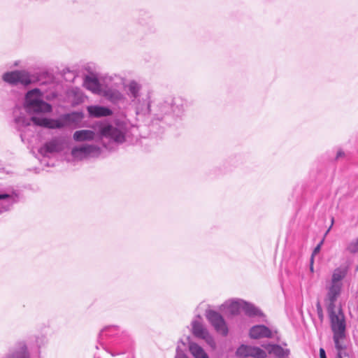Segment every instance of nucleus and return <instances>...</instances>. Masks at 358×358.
I'll return each instance as SVG.
<instances>
[{
    "label": "nucleus",
    "instance_id": "obj_1",
    "mask_svg": "<svg viewBox=\"0 0 358 358\" xmlns=\"http://www.w3.org/2000/svg\"><path fill=\"white\" fill-rule=\"evenodd\" d=\"M20 108L14 110V122L16 129L23 132L24 129L31 125L32 122L35 125L48 129H61L80 122L83 115L81 113H71L62 115L59 119H50L33 116L28 118Z\"/></svg>",
    "mask_w": 358,
    "mask_h": 358
},
{
    "label": "nucleus",
    "instance_id": "obj_2",
    "mask_svg": "<svg viewBox=\"0 0 358 358\" xmlns=\"http://www.w3.org/2000/svg\"><path fill=\"white\" fill-rule=\"evenodd\" d=\"M333 340L337 350L336 357H350L352 352L346 336L345 316L341 309L328 311Z\"/></svg>",
    "mask_w": 358,
    "mask_h": 358
},
{
    "label": "nucleus",
    "instance_id": "obj_3",
    "mask_svg": "<svg viewBox=\"0 0 358 358\" xmlns=\"http://www.w3.org/2000/svg\"><path fill=\"white\" fill-rule=\"evenodd\" d=\"M130 126L127 121L117 120L114 124H106L99 129V136L107 149H113V144H122L126 141Z\"/></svg>",
    "mask_w": 358,
    "mask_h": 358
},
{
    "label": "nucleus",
    "instance_id": "obj_4",
    "mask_svg": "<svg viewBox=\"0 0 358 358\" xmlns=\"http://www.w3.org/2000/svg\"><path fill=\"white\" fill-rule=\"evenodd\" d=\"M346 275L345 268H337L334 270L331 280L326 286L327 294L324 299L327 311L336 310V302L342 291V280Z\"/></svg>",
    "mask_w": 358,
    "mask_h": 358
},
{
    "label": "nucleus",
    "instance_id": "obj_5",
    "mask_svg": "<svg viewBox=\"0 0 358 358\" xmlns=\"http://www.w3.org/2000/svg\"><path fill=\"white\" fill-rule=\"evenodd\" d=\"M184 107L180 99L168 98L158 102L153 108V115L157 120H163L166 116L171 114L175 117H180L183 114Z\"/></svg>",
    "mask_w": 358,
    "mask_h": 358
},
{
    "label": "nucleus",
    "instance_id": "obj_6",
    "mask_svg": "<svg viewBox=\"0 0 358 358\" xmlns=\"http://www.w3.org/2000/svg\"><path fill=\"white\" fill-rule=\"evenodd\" d=\"M43 93L38 89L29 91L25 96L24 106L29 113H48L52 111L50 104L43 100Z\"/></svg>",
    "mask_w": 358,
    "mask_h": 358
},
{
    "label": "nucleus",
    "instance_id": "obj_7",
    "mask_svg": "<svg viewBox=\"0 0 358 358\" xmlns=\"http://www.w3.org/2000/svg\"><path fill=\"white\" fill-rule=\"evenodd\" d=\"M191 326L192 332L195 337L205 341V342L212 348H215V341L203 324V319L199 315L195 317L192 321Z\"/></svg>",
    "mask_w": 358,
    "mask_h": 358
},
{
    "label": "nucleus",
    "instance_id": "obj_8",
    "mask_svg": "<svg viewBox=\"0 0 358 358\" xmlns=\"http://www.w3.org/2000/svg\"><path fill=\"white\" fill-rule=\"evenodd\" d=\"M101 153L99 146L94 144H83L72 148L71 155L73 161H81L88 157H97Z\"/></svg>",
    "mask_w": 358,
    "mask_h": 358
},
{
    "label": "nucleus",
    "instance_id": "obj_9",
    "mask_svg": "<svg viewBox=\"0 0 358 358\" xmlns=\"http://www.w3.org/2000/svg\"><path fill=\"white\" fill-rule=\"evenodd\" d=\"M2 80L11 85H28L31 83L29 73L24 70L6 72L2 75Z\"/></svg>",
    "mask_w": 358,
    "mask_h": 358
},
{
    "label": "nucleus",
    "instance_id": "obj_10",
    "mask_svg": "<svg viewBox=\"0 0 358 358\" xmlns=\"http://www.w3.org/2000/svg\"><path fill=\"white\" fill-rule=\"evenodd\" d=\"M206 317L217 333L224 336L228 334V327L220 313L215 310H208L206 311Z\"/></svg>",
    "mask_w": 358,
    "mask_h": 358
},
{
    "label": "nucleus",
    "instance_id": "obj_11",
    "mask_svg": "<svg viewBox=\"0 0 358 358\" xmlns=\"http://www.w3.org/2000/svg\"><path fill=\"white\" fill-rule=\"evenodd\" d=\"M66 145L65 140L60 137H55L41 146L38 152L43 156L62 151Z\"/></svg>",
    "mask_w": 358,
    "mask_h": 358
},
{
    "label": "nucleus",
    "instance_id": "obj_12",
    "mask_svg": "<svg viewBox=\"0 0 358 358\" xmlns=\"http://www.w3.org/2000/svg\"><path fill=\"white\" fill-rule=\"evenodd\" d=\"M277 331L265 325L259 324L252 327L249 331V336L253 339L271 338L277 334Z\"/></svg>",
    "mask_w": 358,
    "mask_h": 358
},
{
    "label": "nucleus",
    "instance_id": "obj_13",
    "mask_svg": "<svg viewBox=\"0 0 358 358\" xmlns=\"http://www.w3.org/2000/svg\"><path fill=\"white\" fill-rule=\"evenodd\" d=\"M238 357H252L255 358H266V352L259 347L241 345L236 350Z\"/></svg>",
    "mask_w": 358,
    "mask_h": 358
},
{
    "label": "nucleus",
    "instance_id": "obj_14",
    "mask_svg": "<svg viewBox=\"0 0 358 358\" xmlns=\"http://www.w3.org/2000/svg\"><path fill=\"white\" fill-rule=\"evenodd\" d=\"M17 195L13 189H6L0 192V205L4 210H8L17 201Z\"/></svg>",
    "mask_w": 358,
    "mask_h": 358
},
{
    "label": "nucleus",
    "instance_id": "obj_15",
    "mask_svg": "<svg viewBox=\"0 0 358 358\" xmlns=\"http://www.w3.org/2000/svg\"><path fill=\"white\" fill-rule=\"evenodd\" d=\"M243 308V300L231 299L226 301L221 306L220 310L229 315H235L240 313Z\"/></svg>",
    "mask_w": 358,
    "mask_h": 358
},
{
    "label": "nucleus",
    "instance_id": "obj_16",
    "mask_svg": "<svg viewBox=\"0 0 358 358\" xmlns=\"http://www.w3.org/2000/svg\"><path fill=\"white\" fill-rule=\"evenodd\" d=\"M124 332L121 331L117 326H108L104 327L99 335V338L101 341L105 340L106 338L117 337L119 339L116 341L117 343H120L124 335Z\"/></svg>",
    "mask_w": 358,
    "mask_h": 358
},
{
    "label": "nucleus",
    "instance_id": "obj_17",
    "mask_svg": "<svg viewBox=\"0 0 358 358\" xmlns=\"http://www.w3.org/2000/svg\"><path fill=\"white\" fill-rule=\"evenodd\" d=\"M84 87L92 93L101 95L103 90L99 80L95 76H87L84 78Z\"/></svg>",
    "mask_w": 358,
    "mask_h": 358
},
{
    "label": "nucleus",
    "instance_id": "obj_18",
    "mask_svg": "<svg viewBox=\"0 0 358 358\" xmlns=\"http://www.w3.org/2000/svg\"><path fill=\"white\" fill-rule=\"evenodd\" d=\"M87 110L90 116L92 117H108L113 114L112 110L109 108L101 106H90Z\"/></svg>",
    "mask_w": 358,
    "mask_h": 358
},
{
    "label": "nucleus",
    "instance_id": "obj_19",
    "mask_svg": "<svg viewBox=\"0 0 358 358\" xmlns=\"http://www.w3.org/2000/svg\"><path fill=\"white\" fill-rule=\"evenodd\" d=\"M96 136V133L92 130L82 129L76 131L73 138L77 142L91 141L95 138Z\"/></svg>",
    "mask_w": 358,
    "mask_h": 358
},
{
    "label": "nucleus",
    "instance_id": "obj_20",
    "mask_svg": "<svg viewBox=\"0 0 358 358\" xmlns=\"http://www.w3.org/2000/svg\"><path fill=\"white\" fill-rule=\"evenodd\" d=\"M101 95L106 97L113 103H117L123 100L124 98L122 92L112 87L103 89Z\"/></svg>",
    "mask_w": 358,
    "mask_h": 358
},
{
    "label": "nucleus",
    "instance_id": "obj_21",
    "mask_svg": "<svg viewBox=\"0 0 358 358\" xmlns=\"http://www.w3.org/2000/svg\"><path fill=\"white\" fill-rule=\"evenodd\" d=\"M262 347L269 353L275 356L282 358L288 356L289 351L288 349L282 348L278 345L265 344Z\"/></svg>",
    "mask_w": 358,
    "mask_h": 358
},
{
    "label": "nucleus",
    "instance_id": "obj_22",
    "mask_svg": "<svg viewBox=\"0 0 358 358\" xmlns=\"http://www.w3.org/2000/svg\"><path fill=\"white\" fill-rule=\"evenodd\" d=\"M188 348L189 352L194 358H209L204 349L195 342L190 341Z\"/></svg>",
    "mask_w": 358,
    "mask_h": 358
},
{
    "label": "nucleus",
    "instance_id": "obj_23",
    "mask_svg": "<svg viewBox=\"0 0 358 358\" xmlns=\"http://www.w3.org/2000/svg\"><path fill=\"white\" fill-rule=\"evenodd\" d=\"M128 95L134 99L132 101H135L140 96L141 86L139 83L134 80L130 81L127 85Z\"/></svg>",
    "mask_w": 358,
    "mask_h": 358
},
{
    "label": "nucleus",
    "instance_id": "obj_24",
    "mask_svg": "<svg viewBox=\"0 0 358 358\" xmlns=\"http://www.w3.org/2000/svg\"><path fill=\"white\" fill-rule=\"evenodd\" d=\"M136 113L137 115H146L150 113V103L147 101H141L139 99H136Z\"/></svg>",
    "mask_w": 358,
    "mask_h": 358
},
{
    "label": "nucleus",
    "instance_id": "obj_25",
    "mask_svg": "<svg viewBox=\"0 0 358 358\" xmlns=\"http://www.w3.org/2000/svg\"><path fill=\"white\" fill-rule=\"evenodd\" d=\"M242 311H243L246 315L249 316H256L260 315L262 314L260 310H259L253 304L248 303L243 300Z\"/></svg>",
    "mask_w": 358,
    "mask_h": 358
},
{
    "label": "nucleus",
    "instance_id": "obj_26",
    "mask_svg": "<svg viewBox=\"0 0 358 358\" xmlns=\"http://www.w3.org/2000/svg\"><path fill=\"white\" fill-rule=\"evenodd\" d=\"M8 358H30L26 348L23 347L19 351H16L10 355Z\"/></svg>",
    "mask_w": 358,
    "mask_h": 358
},
{
    "label": "nucleus",
    "instance_id": "obj_27",
    "mask_svg": "<svg viewBox=\"0 0 358 358\" xmlns=\"http://www.w3.org/2000/svg\"><path fill=\"white\" fill-rule=\"evenodd\" d=\"M348 250L351 253H356L358 252V238L350 243L348 246Z\"/></svg>",
    "mask_w": 358,
    "mask_h": 358
},
{
    "label": "nucleus",
    "instance_id": "obj_28",
    "mask_svg": "<svg viewBox=\"0 0 358 358\" xmlns=\"http://www.w3.org/2000/svg\"><path fill=\"white\" fill-rule=\"evenodd\" d=\"M175 358H187V356L183 353V352L180 349L179 345L177 348L176 355Z\"/></svg>",
    "mask_w": 358,
    "mask_h": 358
},
{
    "label": "nucleus",
    "instance_id": "obj_29",
    "mask_svg": "<svg viewBox=\"0 0 358 358\" xmlns=\"http://www.w3.org/2000/svg\"><path fill=\"white\" fill-rule=\"evenodd\" d=\"M322 243L323 241H321L314 249L313 252L312 254V259L313 258L314 255H315L317 253L320 252Z\"/></svg>",
    "mask_w": 358,
    "mask_h": 358
},
{
    "label": "nucleus",
    "instance_id": "obj_30",
    "mask_svg": "<svg viewBox=\"0 0 358 358\" xmlns=\"http://www.w3.org/2000/svg\"><path fill=\"white\" fill-rule=\"evenodd\" d=\"M316 307H317V311L318 315L322 317V306H321L320 302H317Z\"/></svg>",
    "mask_w": 358,
    "mask_h": 358
},
{
    "label": "nucleus",
    "instance_id": "obj_31",
    "mask_svg": "<svg viewBox=\"0 0 358 358\" xmlns=\"http://www.w3.org/2000/svg\"><path fill=\"white\" fill-rule=\"evenodd\" d=\"M320 358H327L325 351L323 348L320 349Z\"/></svg>",
    "mask_w": 358,
    "mask_h": 358
},
{
    "label": "nucleus",
    "instance_id": "obj_32",
    "mask_svg": "<svg viewBox=\"0 0 358 358\" xmlns=\"http://www.w3.org/2000/svg\"><path fill=\"white\" fill-rule=\"evenodd\" d=\"M343 155H344L343 152H342V151H338V152H337L336 157H337V158H339V157H342Z\"/></svg>",
    "mask_w": 358,
    "mask_h": 358
},
{
    "label": "nucleus",
    "instance_id": "obj_33",
    "mask_svg": "<svg viewBox=\"0 0 358 358\" xmlns=\"http://www.w3.org/2000/svg\"><path fill=\"white\" fill-rule=\"evenodd\" d=\"M20 137L22 141H24V138L22 134H20Z\"/></svg>",
    "mask_w": 358,
    "mask_h": 358
},
{
    "label": "nucleus",
    "instance_id": "obj_34",
    "mask_svg": "<svg viewBox=\"0 0 358 358\" xmlns=\"http://www.w3.org/2000/svg\"><path fill=\"white\" fill-rule=\"evenodd\" d=\"M310 270H311V271H313V266H311V267H310Z\"/></svg>",
    "mask_w": 358,
    "mask_h": 358
},
{
    "label": "nucleus",
    "instance_id": "obj_35",
    "mask_svg": "<svg viewBox=\"0 0 358 358\" xmlns=\"http://www.w3.org/2000/svg\"><path fill=\"white\" fill-rule=\"evenodd\" d=\"M336 358H344V357H336Z\"/></svg>",
    "mask_w": 358,
    "mask_h": 358
}]
</instances>
